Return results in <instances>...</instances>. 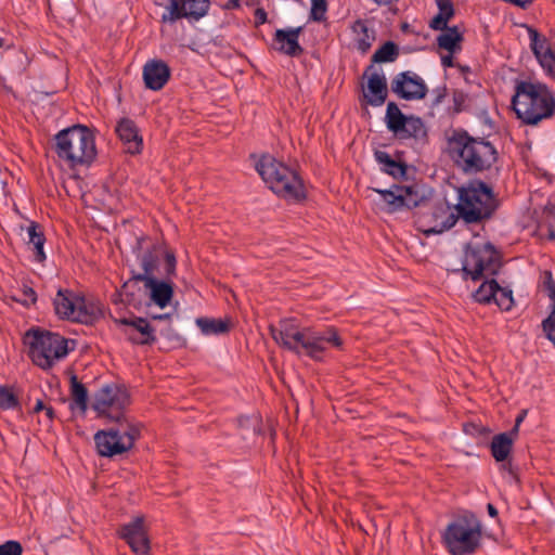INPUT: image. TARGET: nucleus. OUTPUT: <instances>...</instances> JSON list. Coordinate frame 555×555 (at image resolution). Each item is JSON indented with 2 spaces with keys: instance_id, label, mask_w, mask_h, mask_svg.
<instances>
[{
  "instance_id": "1",
  "label": "nucleus",
  "mask_w": 555,
  "mask_h": 555,
  "mask_svg": "<svg viewBox=\"0 0 555 555\" xmlns=\"http://www.w3.org/2000/svg\"><path fill=\"white\" fill-rule=\"evenodd\" d=\"M274 341L282 348L298 357L305 356L315 362L324 361V353L330 348L344 349V339L334 326L317 330L311 326H300L297 319L280 320L279 324L269 326Z\"/></svg>"
},
{
  "instance_id": "2",
  "label": "nucleus",
  "mask_w": 555,
  "mask_h": 555,
  "mask_svg": "<svg viewBox=\"0 0 555 555\" xmlns=\"http://www.w3.org/2000/svg\"><path fill=\"white\" fill-rule=\"evenodd\" d=\"M503 266V253L493 243H467L463 248L462 267L453 272L461 273L463 281L485 279L472 297L480 305H491L500 291L494 276L500 274Z\"/></svg>"
},
{
  "instance_id": "3",
  "label": "nucleus",
  "mask_w": 555,
  "mask_h": 555,
  "mask_svg": "<svg viewBox=\"0 0 555 555\" xmlns=\"http://www.w3.org/2000/svg\"><path fill=\"white\" fill-rule=\"evenodd\" d=\"M447 153L464 173L475 175L492 168L499 159L495 146L481 137H473L464 128H456L447 138Z\"/></svg>"
},
{
  "instance_id": "4",
  "label": "nucleus",
  "mask_w": 555,
  "mask_h": 555,
  "mask_svg": "<svg viewBox=\"0 0 555 555\" xmlns=\"http://www.w3.org/2000/svg\"><path fill=\"white\" fill-rule=\"evenodd\" d=\"M447 153L464 173L475 175L492 168L499 159L495 146L481 137H473L464 128H456L447 138Z\"/></svg>"
},
{
  "instance_id": "5",
  "label": "nucleus",
  "mask_w": 555,
  "mask_h": 555,
  "mask_svg": "<svg viewBox=\"0 0 555 555\" xmlns=\"http://www.w3.org/2000/svg\"><path fill=\"white\" fill-rule=\"evenodd\" d=\"M511 106L522 124L537 126L555 114V95L541 81L515 79Z\"/></svg>"
},
{
  "instance_id": "6",
  "label": "nucleus",
  "mask_w": 555,
  "mask_h": 555,
  "mask_svg": "<svg viewBox=\"0 0 555 555\" xmlns=\"http://www.w3.org/2000/svg\"><path fill=\"white\" fill-rule=\"evenodd\" d=\"M255 169L278 197L296 204L307 199L308 194L299 171L273 155L262 154L256 162Z\"/></svg>"
},
{
  "instance_id": "7",
  "label": "nucleus",
  "mask_w": 555,
  "mask_h": 555,
  "mask_svg": "<svg viewBox=\"0 0 555 555\" xmlns=\"http://www.w3.org/2000/svg\"><path fill=\"white\" fill-rule=\"evenodd\" d=\"M51 146L59 159L70 169L89 167L98 156L95 134L82 124L60 130L53 137Z\"/></svg>"
},
{
  "instance_id": "8",
  "label": "nucleus",
  "mask_w": 555,
  "mask_h": 555,
  "mask_svg": "<svg viewBox=\"0 0 555 555\" xmlns=\"http://www.w3.org/2000/svg\"><path fill=\"white\" fill-rule=\"evenodd\" d=\"M500 207L493 188L480 179L469 180L457 188L454 208L466 224H477L493 217Z\"/></svg>"
},
{
  "instance_id": "9",
  "label": "nucleus",
  "mask_w": 555,
  "mask_h": 555,
  "mask_svg": "<svg viewBox=\"0 0 555 555\" xmlns=\"http://www.w3.org/2000/svg\"><path fill=\"white\" fill-rule=\"evenodd\" d=\"M481 540L482 524L468 509L454 515L441 533V542L451 555H473L481 547Z\"/></svg>"
},
{
  "instance_id": "10",
  "label": "nucleus",
  "mask_w": 555,
  "mask_h": 555,
  "mask_svg": "<svg viewBox=\"0 0 555 555\" xmlns=\"http://www.w3.org/2000/svg\"><path fill=\"white\" fill-rule=\"evenodd\" d=\"M25 339L34 363L42 369H50L55 361L64 359L76 346L75 339H66L59 333L40 328H30Z\"/></svg>"
},
{
  "instance_id": "11",
  "label": "nucleus",
  "mask_w": 555,
  "mask_h": 555,
  "mask_svg": "<svg viewBox=\"0 0 555 555\" xmlns=\"http://www.w3.org/2000/svg\"><path fill=\"white\" fill-rule=\"evenodd\" d=\"M171 279L172 278L166 276L165 279H158L147 275H131L130 279L122 284L121 289L113 295V301L117 302V297L125 296V299H120L121 301L132 305L133 307L140 305L141 300H137L133 288L141 282L143 283V293L147 298L145 305L147 307L154 305L164 309L170 305L175 296L176 285Z\"/></svg>"
},
{
  "instance_id": "12",
  "label": "nucleus",
  "mask_w": 555,
  "mask_h": 555,
  "mask_svg": "<svg viewBox=\"0 0 555 555\" xmlns=\"http://www.w3.org/2000/svg\"><path fill=\"white\" fill-rule=\"evenodd\" d=\"M385 124L399 141L413 140L425 145L428 143V129L424 120L414 114H404L396 102H388L385 113Z\"/></svg>"
},
{
  "instance_id": "13",
  "label": "nucleus",
  "mask_w": 555,
  "mask_h": 555,
  "mask_svg": "<svg viewBox=\"0 0 555 555\" xmlns=\"http://www.w3.org/2000/svg\"><path fill=\"white\" fill-rule=\"evenodd\" d=\"M140 438V430L132 425L100 429L94 434L93 440L96 452L101 457L115 459L130 451Z\"/></svg>"
},
{
  "instance_id": "14",
  "label": "nucleus",
  "mask_w": 555,
  "mask_h": 555,
  "mask_svg": "<svg viewBox=\"0 0 555 555\" xmlns=\"http://www.w3.org/2000/svg\"><path fill=\"white\" fill-rule=\"evenodd\" d=\"M130 403V396L122 385L115 383L102 386L93 397L92 409L99 417H106L109 421L121 423L125 417L124 411Z\"/></svg>"
},
{
  "instance_id": "15",
  "label": "nucleus",
  "mask_w": 555,
  "mask_h": 555,
  "mask_svg": "<svg viewBox=\"0 0 555 555\" xmlns=\"http://www.w3.org/2000/svg\"><path fill=\"white\" fill-rule=\"evenodd\" d=\"M165 262V276L173 278L177 274V258L175 251L160 244H153L141 257L140 264L143 272L131 271V275L155 276L160 260Z\"/></svg>"
},
{
  "instance_id": "16",
  "label": "nucleus",
  "mask_w": 555,
  "mask_h": 555,
  "mask_svg": "<svg viewBox=\"0 0 555 555\" xmlns=\"http://www.w3.org/2000/svg\"><path fill=\"white\" fill-rule=\"evenodd\" d=\"M209 9L210 0H178L172 5H167V11L160 16V23L173 24L185 18L190 24H194L205 17Z\"/></svg>"
},
{
  "instance_id": "17",
  "label": "nucleus",
  "mask_w": 555,
  "mask_h": 555,
  "mask_svg": "<svg viewBox=\"0 0 555 555\" xmlns=\"http://www.w3.org/2000/svg\"><path fill=\"white\" fill-rule=\"evenodd\" d=\"M391 91L401 100L420 101L428 93L424 79L412 70L397 74L391 80Z\"/></svg>"
},
{
  "instance_id": "18",
  "label": "nucleus",
  "mask_w": 555,
  "mask_h": 555,
  "mask_svg": "<svg viewBox=\"0 0 555 555\" xmlns=\"http://www.w3.org/2000/svg\"><path fill=\"white\" fill-rule=\"evenodd\" d=\"M118 325H124V335L126 339L135 346H152L156 343L157 337L155 328L151 325L146 318H120L114 319Z\"/></svg>"
},
{
  "instance_id": "19",
  "label": "nucleus",
  "mask_w": 555,
  "mask_h": 555,
  "mask_svg": "<svg viewBox=\"0 0 555 555\" xmlns=\"http://www.w3.org/2000/svg\"><path fill=\"white\" fill-rule=\"evenodd\" d=\"M118 537L122 539L138 555H147L151 543L144 529V517L137 516L130 522L121 525L117 530Z\"/></svg>"
},
{
  "instance_id": "20",
  "label": "nucleus",
  "mask_w": 555,
  "mask_h": 555,
  "mask_svg": "<svg viewBox=\"0 0 555 555\" xmlns=\"http://www.w3.org/2000/svg\"><path fill=\"white\" fill-rule=\"evenodd\" d=\"M530 49L539 62L540 66L544 69L546 76L555 79V49L550 46L545 36H542L532 26H527Z\"/></svg>"
},
{
  "instance_id": "21",
  "label": "nucleus",
  "mask_w": 555,
  "mask_h": 555,
  "mask_svg": "<svg viewBox=\"0 0 555 555\" xmlns=\"http://www.w3.org/2000/svg\"><path fill=\"white\" fill-rule=\"evenodd\" d=\"M304 26L276 29L272 38V49L291 57H299L305 49L299 43Z\"/></svg>"
},
{
  "instance_id": "22",
  "label": "nucleus",
  "mask_w": 555,
  "mask_h": 555,
  "mask_svg": "<svg viewBox=\"0 0 555 555\" xmlns=\"http://www.w3.org/2000/svg\"><path fill=\"white\" fill-rule=\"evenodd\" d=\"M373 65H369L363 77L367 78L366 88L363 89V100L366 105L378 107L382 106L388 96L387 79L384 74L371 73Z\"/></svg>"
},
{
  "instance_id": "23",
  "label": "nucleus",
  "mask_w": 555,
  "mask_h": 555,
  "mask_svg": "<svg viewBox=\"0 0 555 555\" xmlns=\"http://www.w3.org/2000/svg\"><path fill=\"white\" fill-rule=\"evenodd\" d=\"M115 133L121 141L125 152L130 155H139L143 151V137L134 120L121 117L116 126Z\"/></svg>"
},
{
  "instance_id": "24",
  "label": "nucleus",
  "mask_w": 555,
  "mask_h": 555,
  "mask_svg": "<svg viewBox=\"0 0 555 555\" xmlns=\"http://www.w3.org/2000/svg\"><path fill=\"white\" fill-rule=\"evenodd\" d=\"M143 81L146 89L152 91L162 90L171 77L169 65L159 59H153L143 66Z\"/></svg>"
},
{
  "instance_id": "25",
  "label": "nucleus",
  "mask_w": 555,
  "mask_h": 555,
  "mask_svg": "<svg viewBox=\"0 0 555 555\" xmlns=\"http://www.w3.org/2000/svg\"><path fill=\"white\" fill-rule=\"evenodd\" d=\"M103 307L99 301L89 300L83 296L78 297V305L72 322L93 325L103 318Z\"/></svg>"
},
{
  "instance_id": "26",
  "label": "nucleus",
  "mask_w": 555,
  "mask_h": 555,
  "mask_svg": "<svg viewBox=\"0 0 555 555\" xmlns=\"http://www.w3.org/2000/svg\"><path fill=\"white\" fill-rule=\"evenodd\" d=\"M78 297L73 291L67 288H59L53 298V307L55 314L61 320L73 321L75 309L78 305Z\"/></svg>"
},
{
  "instance_id": "27",
  "label": "nucleus",
  "mask_w": 555,
  "mask_h": 555,
  "mask_svg": "<svg viewBox=\"0 0 555 555\" xmlns=\"http://www.w3.org/2000/svg\"><path fill=\"white\" fill-rule=\"evenodd\" d=\"M350 29L354 35V47L357 50L362 54L367 53L376 40L375 30L369 28L367 21L362 18H357L350 25Z\"/></svg>"
},
{
  "instance_id": "28",
  "label": "nucleus",
  "mask_w": 555,
  "mask_h": 555,
  "mask_svg": "<svg viewBox=\"0 0 555 555\" xmlns=\"http://www.w3.org/2000/svg\"><path fill=\"white\" fill-rule=\"evenodd\" d=\"M69 410L74 412L76 409L83 415L88 410L89 392L85 384H82L76 375L69 378Z\"/></svg>"
},
{
  "instance_id": "29",
  "label": "nucleus",
  "mask_w": 555,
  "mask_h": 555,
  "mask_svg": "<svg viewBox=\"0 0 555 555\" xmlns=\"http://www.w3.org/2000/svg\"><path fill=\"white\" fill-rule=\"evenodd\" d=\"M442 33L437 37L438 48L446 50L451 54H455L462 50V42L464 35L459 26H447L441 30Z\"/></svg>"
},
{
  "instance_id": "30",
  "label": "nucleus",
  "mask_w": 555,
  "mask_h": 555,
  "mask_svg": "<svg viewBox=\"0 0 555 555\" xmlns=\"http://www.w3.org/2000/svg\"><path fill=\"white\" fill-rule=\"evenodd\" d=\"M27 234L28 247H31L34 251V259L37 262H43L47 259V256L43 250V245L46 243V235L41 224L36 221H29L27 225Z\"/></svg>"
},
{
  "instance_id": "31",
  "label": "nucleus",
  "mask_w": 555,
  "mask_h": 555,
  "mask_svg": "<svg viewBox=\"0 0 555 555\" xmlns=\"http://www.w3.org/2000/svg\"><path fill=\"white\" fill-rule=\"evenodd\" d=\"M514 440L509 434L494 435L490 442V452L496 462H506L513 451Z\"/></svg>"
},
{
  "instance_id": "32",
  "label": "nucleus",
  "mask_w": 555,
  "mask_h": 555,
  "mask_svg": "<svg viewBox=\"0 0 555 555\" xmlns=\"http://www.w3.org/2000/svg\"><path fill=\"white\" fill-rule=\"evenodd\" d=\"M374 158L380 165L382 171L393 177H404L406 173V165L402 162L393 159L387 152L382 150L374 151Z\"/></svg>"
},
{
  "instance_id": "33",
  "label": "nucleus",
  "mask_w": 555,
  "mask_h": 555,
  "mask_svg": "<svg viewBox=\"0 0 555 555\" xmlns=\"http://www.w3.org/2000/svg\"><path fill=\"white\" fill-rule=\"evenodd\" d=\"M195 324L198 326L203 335H222L227 334L231 330V322L229 319H214L207 317H199L195 320Z\"/></svg>"
},
{
  "instance_id": "34",
  "label": "nucleus",
  "mask_w": 555,
  "mask_h": 555,
  "mask_svg": "<svg viewBox=\"0 0 555 555\" xmlns=\"http://www.w3.org/2000/svg\"><path fill=\"white\" fill-rule=\"evenodd\" d=\"M438 13L430 20L429 27L434 30H443L450 20L455 15L452 0H436Z\"/></svg>"
},
{
  "instance_id": "35",
  "label": "nucleus",
  "mask_w": 555,
  "mask_h": 555,
  "mask_svg": "<svg viewBox=\"0 0 555 555\" xmlns=\"http://www.w3.org/2000/svg\"><path fill=\"white\" fill-rule=\"evenodd\" d=\"M0 410L22 413V402L14 386L0 384Z\"/></svg>"
},
{
  "instance_id": "36",
  "label": "nucleus",
  "mask_w": 555,
  "mask_h": 555,
  "mask_svg": "<svg viewBox=\"0 0 555 555\" xmlns=\"http://www.w3.org/2000/svg\"><path fill=\"white\" fill-rule=\"evenodd\" d=\"M399 46L388 40L384 42L372 55L371 65L382 64V63H391L395 62L399 56Z\"/></svg>"
},
{
  "instance_id": "37",
  "label": "nucleus",
  "mask_w": 555,
  "mask_h": 555,
  "mask_svg": "<svg viewBox=\"0 0 555 555\" xmlns=\"http://www.w3.org/2000/svg\"><path fill=\"white\" fill-rule=\"evenodd\" d=\"M392 188L400 192V196L403 197L402 209H413L417 207L422 201L415 185H398L393 184Z\"/></svg>"
},
{
  "instance_id": "38",
  "label": "nucleus",
  "mask_w": 555,
  "mask_h": 555,
  "mask_svg": "<svg viewBox=\"0 0 555 555\" xmlns=\"http://www.w3.org/2000/svg\"><path fill=\"white\" fill-rule=\"evenodd\" d=\"M492 304H495L502 311H509L514 306L513 291L500 285V291L495 294V300Z\"/></svg>"
},
{
  "instance_id": "39",
  "label": "nucleus",
  "mask_w": 555,
  "mask_h": 555,
  "mask_svg": "<svg viewBox=\"0 0 555 555\" xmlns=\"http://www.w3.org/2000/svg\"><path fill=\"white\" fill-rule=\"evenodd\" d=\"M539 288L546 293L551 304L555 302V280L551 270H544L541 273Z\"/></svg>"
},
{
  "instance_id": "40",
  "label": "nucleus",
  "mask_w": 555,
  "mask_h": 555,
  "mask_svg": "<svg viewBox=\"0 0 555 555\" xmlns=\"http://www.w3.org/2000/svg\"><path fill=\"white\" fill-rule=\"evenodd\" d=\"M545 337L555 347V302L550 304V314L541 323Z\"/></svg>"
},
{
  "instance_id": "41",
  "label": "nucleus",
  "mask_w": 555,
  "mask_h": 555,
  "mask_svg": "<svg viewBox=\"0 0 555 555\" xmlns=\"http://www.w3.org/2000/svg\"><path fill=\"white\" fill-rule=\"evenodd\" d=\"M452 101V114H460L467 109L469 95L461 89H453Z\"/></svg>"
},
{
  "instance_id": "42",
  "label": "nucleus",
  "mask_w": 555,
  "mask_h": 555,
  "mask_svg": "<svg viewBox=\"0 0 555 555\" xmlns=\"http://www.w3.org/2000/svg\"><path fill=\"white\" fill-rule=\"evenodd\" d=\"M327 1L311 0L309 18L313 22H324L326 20Z\"/></svg>"
},
{
  "instance_id": "43",
  "label": "nucleus",
  "mask_w": 555,
  "mask_h": 555,
  "mask_svg": "<svg viewBox=\"0 0 555 555\" xmlns=\"http://www.w3.org/2000/svg\"><path fill=\"white\" fill-rule=\"evenodd\" d=\"M13 300L28 308L37 302V293L30 286L24 285L18 296H13Z\"/></svg>"
},
{
  "instance_id": "44",
  "label": "nucleus",
  "mask_w": 555,
  "mask_h": 555,
  "mask_svg": "<svg viewBox=\"0 0 555 555\" xmlns=\"http://www.w3.org/2000/svg\"><path fill=\"white\" fill-rule=\"evenodd\" d=\"M160 335L167 339L170 348H182L186 345V339L176 332L171 326L160 331Z\"/></svg>"
},
{
  "instance_id": "45",
  "label": "nucleus",
  "mask_w": 555,
  "mask_h": 555,
  "mask_svg": "<svg viewBox=\"0 0 555 555\" xmlns=\"http://www.w3.org/2000/svg\"><path fill=\"white\" fill-rule=\"evenodd\" d=\"M384 202L388 206L387 211L395 212L402 209L403 197L400 196V192H398L397 190L396 192L389 190L388 193L385 194Z\"/></svg>"
},
{
  "instance_id": "46",
  "label": "nucleus",
  "mask_w": 555,
  "mask_h": 555,
  "mask_svg": "<svg viewBox=\"0 0 555 555\" xmlns=\"http://www.w3.org/2000/svg\"><path fill=\"white\" fill-rule=\"evenodd\" d=\"M459 219H461L459 216V212H456V215H454L453 212H449L446 220L441 223V225L439 228L434 227L428 230H425L424 232L427 235L442 233L443 231L450 230L451 228H453Z\"/></svg>"
},
{
  "instance_id": "47",
  "label": "nucleus",
  "mask_w": 555,
  "mask_h": 555,
  "mask_svg": "<svg viewBox=\"0 0 555 555\" xmlns=\"http://www.w3.org/2000/svg\"><path fill=\"white\" fill-rule=\"evenodd\" d=\"M23 546L16 540H8L0 544V555H22Z\"/></svg>"
},
{
  "instance_id": "48",
  "label": "nucleus",
  "mask_w": 555,
  "mask_h": 555,
  "mask_svg": "<svg viewBox=\"0 0 555 555\" xmlns=\"http://www.w3.org/2000/svg\"><path fill=\"white\" fill-rule=\"evenodd\" d=\"M463 431L466 435L470 436H483L490 433V429L488 427H485L482 425H478L475 423H465L463 425Z\"/></svg>"
},
{
  "instance_id": "49",
  "label": "nucleus",
  "mask_w": 555,
  "mask_h": 555,
  "mask_svg": "<svg viewBox=\"0 0 555 555\" xmlns=\"http://www.w3.org/2000/svg\"><path fill=\"white\" fill-rule=\"evenodd\" d=\"M433 93L435 94V98L431 102V106H438L448 95V88L447 85L439 86L433 90Z\"/></svg>"
},
{
  "instance_id": "50",
  "label": "nucleus",
  "mask_w": 555,
  "mask_h": 555,
  "mask_svg": "<svg viewBox=\"0 0 555 555\" xmlns=\"http://www.w3.org/2000/svg\"><path fill=\"white\" fill-rule=\"evenodd\" d=\"M255 26H260L268 21V14L263 8H257L254 13Z\"/></svg>"
},
{
  "instance_id": "51",
  "label": "nucleus",
  "mask_w": 555,
  "mask_h": 555,
  "mask_svg": "<svg viewBox=\"0 0 555 555\" xmlns=\"http://www.w3.org/2000/svg\"><path fill=\"white\" fill-rule=\"evenodd\" d=\"M501 470L507 472L514 478H517V472L512 464V457L509 456L506 462H501Z\"/></svg>"
},
{
  "instance_id": "52",
  "label": "nucleus",
  "mask_w": 555,
  "mask_h": 555,
  "mask_svg": "<svg viewBox=\"0 0 555 555\" xmlns=\"http://www.w3.org/2000/svg\"><path fill=\"white\" fill-rule=\"evenodd\" d=\"M456 64L453 59V54L449 53L447 55L441 56V65L446 68L448 67H456Z\"/></svg>"
},
{
  "instance_id": "53",
  "label": "nucleus",
  "mask_w": 555,
  "mask_h": 555,
  "mask_svg": "<svg viewBox=\"0 0 555 555\" xmlns=\"http://www.w3.org/2000/svg\"><path fill=\"white\" fill-rule=\"evenodd\" d=\"M487 512L491 518H495L499 520V511L492 503L487 504Z\"/></svg>"
},
{
  "instance_id": "54",
  "label": "nucleus",
  "mask_w": 555,
  "mask_h": 555,
  "mask_svg": "<svg viewBox=\"0 0 555 555\" xmlns=\"http://www.w3.org/2000/svg\"><path fill=\"white\" fill-rule=\"evenodd\" d=\"M241 7L240 0H228L227 3L223 5L224 10H235Z\"/></svg>"
},
{
  "instance_id": "55",
  "label": "nucleus",
  "mask_w": 555,
  "mask_h": 555,
  "mask_svg": "<svg viewBox=\"0 0 555 555\" xmlns=\"http://www.w3.org/2000/svg\"><path fill=\"white\" fill-rule=\"evenodd\" d=\"M44 409H46V405H44L42 399H37L36 404L31 410V413L37 414L41 411H44Z\"/></svg>"
},
{
  "instance_id": "56",
  "label": "nucleus",
  "mask_w": 555,
  "mask_h": 555,
  "mask_svg": "<svg viewBox=\"0 0 555 555\" xmlns=\"http://www.w3.org/2000/svg\"><path fill=\"white\" fill-rule=\"evenodd\" d=\"M543 237L550 242H554L555 241V228L550 224L547 227V233Z\"/></svg>"
},
{
  "instance_id": "57",
  "label": "nucleus",
  "mask_w": 555,
  "mask_h": 555,
  "mask_svg": "<svg viewBox=\"0 0 555 555\" xmlns=\"http://www.w3.org/2000/svg\"><path fill=\"white\" fill-rule=\"evenodd\" d=\"M152 320L163 321V320H171V313H162V314H151Z\"/></svg>"
},
{
  "instance_id": "58",
  "label": "nucleus",
  "mask_w": 555,
  "mask_h": 555,
  "mask_svg": "<svg viewBox=\"0 0 555 555\" xmlns=\"http://www.w3.org/2000/svg\"><path fill=\"white\" fill-rule=\"evenodd\" d=\"M378 7H389L397 3L399 0H372Z\"/></svg>"
},
{
  "instance_id": "59",
  "label": "nucleus",
  "mask_w": 555,
  "mask_h": 555,
  "mask_svg": "<svg viewBox=\"0 0 555 555\" xmlns=\"http://www.w3.org/2000/svg\"><path fill=\"white\" fill-rule=\"evenodd\" d=\"M153 2L157 7H165L167 9V5H172L173 2H178V0H153Z\"/></svg>"
},
{
  "instance_id": "60",
  "label": "nucleus",
  "mask_w": 555,
  "mask_h": 555,
  "mask_svg": "<svg viewBox=\"0 0 555 555\" xmlns=\"http://www.w3.org/2000/svg\"><path fill=\"white\" fill-rule=\"evenodd\" d=\"M456 68L460 70V73L465 77L467 74L470 73V67L468 65H462L460 63L456 64Z\"/></svg>"
},
{
  "instance_id": "61",
  "label": "nucleus",
  "mask_w": 555,
  "mask_h": 555,
  "mask_svg": "<svg viewBox=\"0 0 555 555\" xmlns=\"http://www.w3.org/2000/svg\"><path fill=\"white\" fill-rule=\"evenodd\" d=\"M47 417L52 422L55 418V411L52 406H46L44 409Z\"/></svg>"
},
{
  "instance_id": "62",
  "label": "nucleus",
  "mask_w": 555,
  "mask_h": 555,
  "mask_svg": "<svg viewBox=\"0 0 555 555\" xmlns=\"http://www.w3.org/2000/svg\"><path fill=\"white\" fill-rule=\"evenodd\" d=\"M526 414H527V411H525V410H524V411H521V412L517 415V417H516V420H515V425H520V424H521V422L524 421V418L526 417Z\"/></svg>"
},
{
  "instance_id": "63",
  "label": "nucleus",
  "mask_w": 555,
  "mask_h": 555,
  "mask_svg": "<svg viewBox=\"0 0 555 555\" xmlns=\"http://www.w3.org/2000/svg\"><path fill=\"white\" fill-rule=\"evenodd\" d=\"M518 431H519V425H514V427L506 434H509L511 437L514 439V437H516L518 435Z\"/></svg>"
},
{
  "instance_id": "64",
  "label": "nucleus",
  "mask_w": 555,
  "mask_h": 555,
  "mask_svg": "<svg viewBox=\"0 0 555 555\" xmlns=\"http://www.w3.org/2000/svg\"><path fill=\"white\" fill-rule=\"evenodd\" d=\"M373 190H374V192L378 193L383 199L385 197V194L388 193V191H389V190H382V189H373Z\"/></svg>"
}]
</instances>
